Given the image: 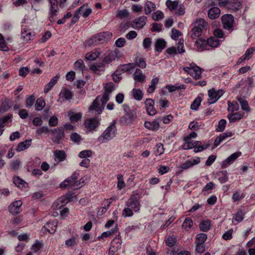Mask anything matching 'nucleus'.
Returning <instances> with one entry per match:
<instances>
[{
	"label": "nucleus",
	"mask_w": 255,
	"mask_h": 255,
	"mask_svg": "<svg viewBox=\"0 0 255 255\" xmlns=\"http://www.w3.org/2000/svg\"><path fill=\"white\" fill-rule=\"evenodd\" d=\"M60 78V76L57 74L55 77L52 78L50 81L45 85L44 92L45 93L49 92L53 87L57 83L58 79Z\"/></svg>",
	"instance_id": "nucleus-24"
},
{
	"label": "nucleus",
	"mask_w": 255,
	"mask_h": 255,
	"mask_svg": "<svg viewBox=\"0 0 255 255\" xmlns=\"http://www.w3.org/2000/svg\"><path fill=\"white\" fill-rule=\"evenodd\" d=\"M112 33L109 32H102L97 34L91 38L86 41V44L89 46L97 45L105 41L108 39V37H111Z\"/></svg>",
	"instance_id": "nucleus-4"
},
{
	"label": "nucleus",
	"mask_w": 255,
	"mask_h": 255,
	"mask_svg": "<svg viewBox=\"0 0 255 255\" xmlns=\"http://www.w3.org/2000/svg\"><path fill=\"white\" fill-rule=\"evenodd\" d=\"M22 204L21 200H17L12 203L8 207L9 211L13 215H16L20 212V207Z\"/></svg>",
	"instance_id": "nucleus-12"
},
{
	"label": "nucleus",
	"mask_w": 255,
	"mask_h": 255,
	"mask_svg": "<svg viewBox=\"0 0 255 255\" xmlns=\"http://www.w3.org/2000/svg\"><path fill=\"white\" fill-rule=\"evenodd\" d=\"M85 7V5H82L80 6L79 8H78L74 15V16L72 18L71 21V24L73 25L76 22H77L79 19V14L81 13V11H83V9Z\"/></svg>",
	"instance_id": "nucleus-39"
},
{
	"label": "nucleus",
	"mask_w": 255,
	"mask_h": 255,
	"mask_svg": "<svg viewBox=\"0 0 255 255\" xmlns=\"http://www.w3.org/2000/svg\"><path fill=\"white\" fill-rule=\"evenodd\" d=\"M164 148L163 146V144L161 143L156 144V145H155V147L154 148V154H155V155L159 156V155H161L164 152Z\"/></svg>",
	"instance_id": "nucleus-46"
},
{
	"label": "nucleus",
	"mask_w": 255,
	"mask_h": 255,
	"mask_svg": "<svg viewBox=\"0 0 255 255\" xmlns=\"http://www.w3.org/2000/svg\"><path fill=\"white\" fill-rule=\"evenodd\" d=\"M32 139H26L25 140L19 142L16 148L17 152L22 151L27 149L31 144Z\"/></svg>",
	"instance_id": "nucleus-22"
},
{
	"label": "nucleus",
	"mask_w": 255,
	"mask_h": 255,
	"mask_svg": "<svg viewBox=\"0 0 255 255\" xmlns=\"http://www.w3.org/2000/svg\"><path fill=\"white\" fill-rule=\"evenodd\" d=\"M45 106V101L42 98H38L35 105L36 111L41 110Z\"/></svg>",
	"instance_id": "nucleus-49"
},
{
	"label": "nucleus",
	"mask_w": 255,
	"mask_h": 255,
	"mask_svg": "<svg viewBox=\"0 0 255 255\" xmlns=\"http://www.w3.org/2000/svg\"><path fill=\"white\" fill-rule=\"evenodd\" d=\"M68 116L72 123H75L81 120L82 114L80 113H75L73 111H70L68 113Z\"/></svg>",
	"instance_id": "nucleus-30"
},
{
	"label": "nucleus",
	"mask_w": 255,
	"mask_h": 255,
	"mask_svg": "<svg viewBox=\"0 0 255 255\" xmlns=\"http://www.w3.org/2000/svg\"><path fill=\"white\" fill-rule=\"evenodd\" d=\"M101 53V51L100 50V49H96L91 52L88 53L86 55L85 58L88 60H95L100 55Z\"/></svg>",
	"instance_id": "nucleus-29"
},
{
	"label": "nucleus",
	"mask_w": 255,
	"mask_h": 255,
	"mask_svg": "<svg viewBox=\"0 0 255 255\" xmlns=\"http://www.w3.org/2000/svg\"><path fill=\"white\" fill-rule=\"evenodd\" d=\"M193 226L192 220L190 218H186L182 224V227L186 230H188Z\"/></svg>",
	"instance_id": "nucleus-51"
},
{
	"label": "nucleus",
	"mask_w": 255,
	"mask_h": 255,
	"mask_svg": "<svg viewBox=\"0 0 255 255\" xmlns=\"http://www.w3.org/2000/svg\"><path fill=\"white\" fill-rule=\"evenodd\" d=\"M132 211L130 208L127 207L124 209L122 215L125 217H131L133 215Z\"/></svg>",
	"instance_id": "nucleus-64"
},
{
	"label": "nucleus",
	"mask_w": 255,
	"mask_h": 255,
	"mask_svg": "<svg viewBox=\"0 0 255 255\" xmlns=\"http://www.w3.org/2000/svg\"><path fill=\"white\" fill-rule=\"evenodd\" d=\"M218 180L221 183H225L228 180V172L227 170L219 171L216 173Z\"/></svg>",
	"instance_id": "nucleus-25"
},
{
	"label": "nucleus",
	"mask_w": 255,
	"mask_h": 255,
	"mask_svg": "<svg viewBox=\"0 0 255 255\" xmlns=\"http://www.w3.org/2000/svg\"><path fill=\"white\" fill-rule=\"evenodd\" d=\"M135 65L133 63H129L127 64L120 65L119 67V71L123 72H129L131 70L134 69Z\"/></svg>",
	"instance_id": "nucleus-35"
},
{
	"label": "nucleus",
	"mask_w": 255,
	"mask_h": 255,
	"mask_svg": "<svg viewBox=\"0 0 255 255\" xmlns=\"http://www.w3.org/2000/svg\"><path fill=\"white\" fill-rule=\"evenodd\" d=\"M176 242V239L174 236L168 237L165 241L166 245L170 247L174 246Z\"/></svg>",
	"instance_id": "nucleus-61"
},
{
	"label": "nucleus",
	"mask_w": 255,
	"mask_h": 255,
	"mask_svg": "<svg viewBox=\"0 0 255 255\" xmlns=\"http://www.w3.org/2000/svg\"><path fill=\"white\" fill-rule=\"evenodd\" d=\"M183 70L196 80L199 79L201 77L202 73L201 69L194 63L190 64L189 66L183 67Z\"/></svg>",
	"instance_id": "nucleus-5"
},
{
	"label": "nucleus",
	"mask_w": 255,
	"mask_h": 255,
	"mask_svg": "<svg viewBox=\"0 0 255 255\" xmlns=\"http://www.w3.org/2000/svg\"><path fill=\"white\" fill-rule=\"evenodd\" d=\"M241 155V152H236L232 154L226 159L224 160L222 164V168H226L229 164L232 163L236 159Z\"/></svg>",
	"instance_id": "nucleus-15"
},
{
	"label": "nucleus",
	"mask_w": 255,
	"mask_h": 255,
	"mask_svg": "<svg viewBox=\"0 0 255 255\" xmlns=\"http://www.w3.org/2000/svg\"><path fill=\"white\" fill-rule=\"evenodd\" d=\"M166 41L161 38L157 39L155 43V50L158 52H161L165 48Z\"/></svg>",
	"instance_id": "nucleus-34"
},
{
	"label": "nucleus",
	"mask_w": 255,
	"mask_h": 255,
	"mask_svg": "<svg viewBox=\"0 0 255 255\" xmlns=\"http://www.w3.org/2000/svg\"><path fill=\"white\" fill-rule=\"evenodd\" d=\"M92 154V151L91 150H85L81 151L79 153V157L81 158L85 159L87 158V157H89L91 156Z\"/></svg>",
	"instance_id": "nucleus-60"
},
{
	"label": "nucleus",
	"mask_w": 255,
	"mask_h": 255,
	"mask_svg": "<svg viewBox=\"0 0 255 255\" xmlns=\"http://www.w3.org/2000/svg\"><path fill=\"white\" fill-rule=\"evenodd\" d=\"M244 213L242 210H239L235 214L234 219L238 222H241L244 219Z\"/></svg>",
	"instance_id": "nucleus-59"
},
{
	"label": "nucleus",
	"mask_w": 255,
	"mask_h": 255,
	"mask_svg": "<svg viewBox=\"0 0 255 255\" xmlns=\"http://www.w3.org/2000/svg\"><path fill=\"white\" fill-rule=\"evenodd\" d=\"M147 17L145 16H141L135 18L132 22V27L135 29H139L142 28L146 24Z\"/></svg>",
	"instance_id": "nucleus-11"
},
{
	"label": "nucleus",
	"mask_w": 255,
	"mask_h": 255,
	"mask_svg": "<svg viewBox=\"0 0 255 255\" xmlns=\"http://www.w3.org/2000/svg\"><path fill=\"white\" fill-rule=\"evenodd\" d=\"M100 119L97 117L87 119L85 122V127L89 130H94L100 125Z\"/></svg>",
	"instance_id": "nucleus-10"
},
{
	"label": "nucleus",
	"mask_w": 255,
	"mask_h": 255,
	"mask_svg": "<svg viewBox=\"0 0 255 255\" xmlns=\"http://www.w3.org/2000/svg\"><path fill=\"white\" fill-rule=\"evenodd\" d=\"M237 99L239 102L241 106V109L245 111L246 112L250 111V108L249 106L248 102L246 100L241 97H239L237 98Z\"/></svg>",
	"instance_id": "nucleus-41"
},
{
	"label": "nucleus",
	"mask_w": 255,
	"mask_h": 255,
	"mask_svg": "<svg viewBox=\"0 0 255 255\" xmlns=\"http://www.w3.org/2000/svg\"><path fill=\"white\" fill-rule=\"evenodd\" d=\"M222 22L223 28L228 30L232 31L234 23V17L232 14H225L222 16Z\"/></svg>",
	"instance_id": "nucleus-6"
},
{
	"label": "nucleus",
	"mask_w": 255,
	"mask_h": 255,
	"mask_svg": "<svg viewBox=\"0 0 255 255\" xmlns=\"http://www.w3.org/2000/svg\"><path fill=\"white\" fill-rule=\"evenodd\" d=\"M116 123L113 122L98 137V140L101 143L109 141L116 136Z\"/></svg>",
	"instance_id": "nucleus-2"
},
{
	"label": "nucleus",
	"mask_w": 255,
	"mask_h": 255,
	"mask_svg": "<svg viewBox=\"0 0 255 255\" xmlns=\"http://www.w3.org/2000/svg\"><path fill=\"white\" fill-rule=\"evenodd\" d=\"M194 143L195 144V146H196L194 151L196 153L201 152L207 149L210 146V143H208L202 144V143L200 141H194Z\"/></svg>",
	"instance_id": "nucleus-28"
},
{
	"label": "nucleus",
	"mask_w": 255,
	"mask_h": 255,
	"mask_svg": "<svg viewBox=\"0 0 255 255\" xmlns=\"http://www.w3.org/2000/svg\"><path fill=\"white\" fill-rule=\"evenodd\" d=\"M35 101V97L31 95L30 96H29L27 99H26L25 101V106L27 108H29L31 107L33 104L34 103V102Z\"/></svg>",
	"instance_id": "nucleus-54"
},
{
	"label": "nucleus",
	"mask_w": 255,
	"mask_h": 255,
	"mask_svg": "<svg viewBox=\"0 0 255 255\" xmlns=\"http://www.w3.org/2000/svg\"><path fill=\"white\" fill-rule=\"evenodd\" d=\"M156 8V5L150 1H147L144 6V10L145 14L148 15L151 13L153 10H154Z\"/></svg>",
	"instance_id": "nucleus-32"
},
{
	"label": "nucleus",
	"mask_w": 255,
	"mask_h": 255,
	"mask_svg": "<svg viewBox=\"0 0 255 255\" xmlns=\"http://www.w3.org/2000/svg\"><path fill=\"white\" fill-rule=\"evenodd\" d=\"M244 116V113L240 112L234 113L229 114L227 118L230 123H234L237 121L241 120Z\"/></svg>",
	"instance_id": "nucleus-31"
},
{
	"label": "nucleus",
	"mask_w": 255,
	"mask_h": 255,
	"mask_svg": "<svg viewBox=\"0 0 255 255\" xmlns=\"http://www.w3.org/2000/svg\"><path fill=\"white\" fill-rule=\"evenodd\" d=\"M164 17L163 13L160 10H157L152 14V18L155 21H159Z\"/></svg>",
	"instance_id": "nucleus-56"
},
{
	"label": "nucleus",
	"mask_w": 255,
	"mask_h": 255,
	"mask_svg": "<svg viewBox=\"0 0 255 255\" xmlns=\"http://www.w3.org/2000/svg\"><path fill=\"white\" fill-rule=\"evenodd\" d=\"M105 92L111 94L115 90V84L112 82L106 83L104 86Z\"/></svg>",
	"instance_id": "nucleus-55"
},
{
	"label": "nucleus",
	"mask_w": 255,
	"mask_h": 255,
	"mask_svg": "<svg viewBox=\"0 0 255 255\" xmlns=\"http://www.w3.org/2000/svg\"><path fill=\"white\" fill-rule=\"evenodd\" d=\"M211 223L208 220L204 221L199 225V228L201 231L203 232H207L209 231L210 229Z\"/></svg>",
	"instance_id": "nucleus-44"
},
{
	"label": "nucleus",
	"mask_w": 255,
	"mask_h": 255,
	"mask_svg": "<svg viewBox=\"0 0 255 255\" xmlns=\"http://www.w3.org/2000/svg\"><path fill=\"white\" fill-rule=\"evenodd\" d=\"M13 183L19 188L23 187L26 183L19 177H14L13 178Z\"/></svg>",
	"instance_id": "nucleus-52"
},
{
	"label": "nucleus",
	"mask_w": 255,
	"mask_h": 255,
	"mask_svg": "<svg viewBox=\"0 0 255 255\" xmlns=\"http://www.w3.org/2000/svg\"><path fill=\"white\" fill-rule=\"evenodd\" d=\"M202 101V99L201 97H197L191 104L190 108L193 110H197L201 105Z\"/></svg>",
	"instance_id": "nucleus-43"
},
{
	"label": "nucleus",
	"mask_w": 255,
	"mask_h": 255,
	"mask_svg": "<svg viewBox=\"0 0 255 255\" xmlns=\"http://www.w3.org/2000/svg\"><path fill=\"white\" fill-rule=\"evenodd\" d=\"M99 97H97L96 99L93 102L92 104L89 107V111H95L97 112L98 114H100L104 108V106L100 103L99 100Z\"/></svg>",
	"instance_id": "nucleus-14"
},
{
	"label": "nucleus",
	"mask_w": 255,
	"mask_h": 255,
	"mask_svg": "<svg viewBox=\"0 0 255 255\" xmlns=\"http://www.w3.org/2000/svg\"><path fill=\"white\" fill-rule=\"evenodd\" d=\"M179 2L177 0L172 1L171 0H167L166 1V5L171 11H174L178 7Z\"/></svg>",
	"instance_id": "nucleus-37"
},
{
	"label": "nucleus",
	"mask_w": 255,
	"mask_h": 255,
	"mask_svg": "<svg viewBox=\"0 0 255 255\" xmlns=\"http://www.w3.org/2000/svg\"><path fill=\"white\" fill-rule=\"evenodd\" d=\"M50 4L49 11L57 12L59 10L57 0H49Z\"/></svg>",
	"instance_id": "nucleus-50"
},
{
	"label": "nucleus",
	"mask_w": 255,
	"mask_h": 255,
	"mask_svg": "<svg viewBox=\"0 0 255 255\" xmlns=\"http://www.w3.org/2000/svg\"><path fill=\"white\" fill-rule=\"evenodd\" d=\"M126 206L130 208L135 212H138L140 208L139 201L137 197L134 195L126 202Z\"/></svg>",
	"instance_id": "nucleus-7"
},
{
	"label": "nucleus",
	"mask_w": 255,
	"mask_h": 255,
	"mask_svg": "<svg viewBox=\"0 0 255 255\" xmlns=\"http://www.w3.org/2000/svg\"><path fill=\"white\" fill-rule=\"evenodd\" d=\"M159 82V78L158 77H154L151 81V84L149 86L147 89V92L151 94L154 92L156 85Z\"/></svg>",
	"instance_id": "nucleus-38"
},
{
	"label": "nucleus",
	"mask_w": 255,
	"mask_h": 255,
	"mask_svg": "<svg viewBox=\"0 0 255 255\" xmlns=\"http://www.w3.org/2000/svg\"><path fill=\"white\" fill-rule=\"evenodd\" d=\"M132 76L135 83L137 82L142 83L145 81V76L142 73L141 70L139 69H136Z\"/></svg>",
	"instance_id": "nucleus-19"
},
{
	"label": "nucleus",
	"mask_w": 255,
	"mask_h": 255,
	"mask_svg": "<svg viewBox=\"0 0 255 255\" xmlns=\"http://www.w3.org/2000/svg\"><path fill=\"white\" fill-rule=\"evenodd\" d=\"M208 47L216 48L220 45V41L215 37L211 36L207 39Z\"/></svg>",
	"instance_id": "nucleus-36"
},
{
	"label": "nucleus",
	"mask_w": 255,
	"mask_h": 255,
	"mask_svg": "<svg viewBox=\"0 0 255 255\" xmlns=\"http://www.w3.org/2000/svg\"><path fill=\"white\" fill-rule=\"evenodd\" d=\"M51 132L55 134L52 140L54 143H59L61 140L64 137V128L62 127H59L57 128L51 130Z\"/></svg>",
	"instance_id": "nucleus-9"
},
{
	"label": "nucleus",
	"mask_w": 255,
	"mask_h": 255,
	"mask_svg": "<svg viewBox=\"0 0 255 255\" xmlns=\"http://www.w3.org/2000/svg\"><path fill=\"white\" fill-rule=\"evenodd\" d=\"M122 247V240L119 238L114 239L112 242L110 250L115 252L119 250Z\"/></svg>",
	"instance_id": "nucleus-26"
},
{
	"label": "nucleus",
	"mask_w": 255,
	"mask_h": 255,
	"mask_svg": "<svg viewBox=\"0 0 255 255\" xmlns=\"http://www.w3.org/2000/svg\"><path fill=\"white\" fill-rule=\"evenodd\" d=\"M70 139L72 141L77 143H79L82 139L81 136L76 132L71 134Z\"/></svg>",
	"instance_id": "nucleus-63"
},
{
	"label": "nucleus",
	"mask_w": 255,
	"mask_h": 255,
	"mask_svg": "<svg viewBox=\"0 0 255 255\" xmlns=\"http://www.w3.org/2000/svg\"><path fill=\"white\" fill-rule=\"evenodd\" d=\"M136 118V114L135 111H132L126 113L120 119V123L124 125L131 124Z\"/></svg>",
	"instance_id": "nucleus-8"
},
{
	"label": "nucleus",
	"mask_w": 255,
	"mask_h": 255,
	"mask_svg": "<svg viewBox=\"0 0 255 255\" xmlns=\"http://www.w3.org/2000/svg\"><path fill=\"white\" fill-rule=\"evenodd\" d=\"M11 118L12 115L8 114L6 116L0 118V128L2 129H4V128L6 124Z\"/></svg>",
	"instance_id": "nucleus-48"
},
{
	"label": "nucleus",
	"mask_w": 255,
	"mask_h": 255,
	"mask_svg": "<svg viewBox=\"0 0 255 255\" xmlns=\"http://www.w3.org/2000/svg\"><path fill=\"white\" fill-rule=\"evenodd\" d=\"M132 95L134 99L140 101L142 99L143 94L140 89H134L132 90Z\"/></svg>",
	"instance_id": "nucleus-45"
},
{
	"label": "nucleus",
	"mask_w": 255,
	"mask_h": 255,
	"mask_svg": "<svg viewBox=\"0 0 255 255\" xmlns=\"http://www.w3.org/2000/svg\"><path fill=\"white\" fill-rule=\"evenodd\" d=\"M227 122L224 119L221 120L218 123V126L216 128L217 131L221 132L223 131L226 127Z\"/></svg>",
	"instance_id": "nucleus-62"
},
{
	"label": "nucleus",
	"mask_w": 255,
	"mask_h": 255,
	"mask_svg": "<svg viewBox=\"0 0 255 255\" xmlns=\"http://www.w3.org/2000/svg\"><path fill=\"white\" fill-rule=\"evenodd\" d=\"M135 66H137L141 68H145L146 66V63L145 59L139 56H137L135 58L134 63Z\"/></svg>",
	"instance_id": "nucleus-40"
},
{
	"label": "nucleus",
	"mask_w": 255,
	"mask_h": 255,
	"mask_svg": "<svg viewBox=\"0 0 255 255\" xmlns=\"http://www.w3.org/2000/svg\"><path fill=\"white\" fill-rule=\"evenodd\" d=\"M208 94L209 98L207 101L208 105H211L216 103L219 99L217 96V93L214 89L209 90Z\"/></svg>",
	"instance_id": "nucleus-20"
},
{
	"label": "nucleus",
	"mask_w": 255,
	"mask_h": 255,
	"mask_svg": "<svg viewBox=\"0 0 255 255\" xmlns=\"http://www.w3.org/2000/svg\"><path fill=\"white\" fill-rule=\"evenodd\" d=\"M79 176V171L74 172L71 176L68 177L60 183V188H65L69 186L74 189H78L82 187L85 184V180L83 178H81L79 180H77Z\"/></svg>",
	"instance_id": "nucleus-1"
},
{
	"label": "nucleus",
	"mask_w": 255,
	"mask_h": 255,
	"mask_svg": "<svg viewBox=\"0 0 255 255\" xmlns=\"http://www.w3.org/2000/svg\"><path fill=\"white\" fill-rule=\"evenodd\" d=\"M228 110L229 111H231L232 112H234L235 111H237L239 110V105L237 102L231 103L230 102H228Z\"/></svg>",
	"instance_id": "nucleus-53"
},
{
	"label": "nucleus",
	"mask_w": 255,
	"mask_h": 255,
	"mask_svg": "<svg viewBox=\"0 0 255 255\" xmlns=\"http://www.w3.org/2000/svg\"><path fill=\"white\" fill-rule=\"evenodd\" d=\"M112 60V52L110 51H106L103 55V61L107 63Z\"/></svg>",
	"instance_id": "nucleus-58"
},
{
	"label": "nucleus",
	"mask_w": 255,
	"mask_h": 255,
	"mask_svg": "<svg viewBox=\"0 0 255 255\" xmlns=\"http://www.w3.org/2000/svg\"><path fill=\"white\" fill-rule=\"evenodd\" d=\"M57 221H49L44 226V228L50 234H53L55 232L57 227Z\"/></svg>",
	"instance_id": "nucleus-16"
},
{
	"label": "nucleus",
	"mask_w": 255,
	"mask_h": 255,
	"mask_svg": "<svg viewBox=\"0 0 255 255\" xmlns=\"http://www.w3.org/2000/svg\"><path fill=\"white\" fill-rule=\"evenodd\" d=\"M55 160L58 162L64 161L66 157V155L64 151L61 150H57L54 153Z\"/></svg>",
	"instance_id": "nucleus-33"
},
{
	"label": "nucleus",
	"mask_w": 255,
	"mask_h": 255,
	"mask_svg": "<svg viewBox=\"0 0 255 255\" xmlns=\"http://www.w3.org/2000/svg\"><path fill=\"white\" fill-rule=\"evenodd\" d=\"M145 108L148 115L150 116L155 115L156 113L154 108V102L151 99H147L145 101Z\"/></svg>",
	"instance_id": "nucleus-13"
},
{
	"label": "nucleus",
	"mask_w": 255,
	"mask_h": 255,
	"mask_svg": "<svg viewBox=\"0 0 255 255\" xmlns=\"http://www.w3.org/2000/svg\"><path fill=\"white\" fill-rule=\"evenodd\" d=\"M207 239V235L206 234L200 233L197 234L196 237V244H204Z\"/></svg>",
	"instance_id": "nucleus-42"
},
{
	"label": "nucleus",
	"mask_w": 255,
	"mask_h": 255,
	"mask_svg": "<svg viewBox=\"0 0 255 255\" xmlns=\"http://www.w3.org/2000/svg\"><path fill=\"white\" fill-rule=\"evenodd\" d=\"M221 13L220 9L217 7L210 8L208 11V16L211 19H215L219 17Z\"/></svg>",
	"instance_id": "nucleus-21"
},
{
	"label": "nucleus",
	"mask_w": 255,
	"mask_h": 255,
	"mask_svg": "<svg viewBox=\"0 0 255 255\" xmlns=\"http://www.w3.org/2000/svg\"><path fill=\"white\" fill-rule=\"evenodd\" d=\"M200 161V158H198L196 159H189L187 160L185 163L181 165V168L183 170H186L189 168L194 166V165L198 164Z\"/></svg>",
	"instance_id": "nucleus-23"
},
{
	"label": "nucleus",
	"mask_w": 255,
	"mask_h": 255,
	"mask_svg": "<svg viewBox=\"0 0 255 255\" xmlns=\"http://www.w3.org/2000/svg\"><path fill=\"white\" fill-rule=\"evenodd\" d=\"M195 45L198 48V50L202 51L209 49L208 47L207 40H204L201 38L198 39L195 42Z\"/></svg>",
	"instance_id": "nucleus-27"
},
{
	"label": "nucleus",
	"mask_w": 255,
	"mask_h": 255,
	"mask_svg": "<svg viewBox=\"0 0 255 255\" xmlns=\"http://www.w3.org/2000/svg\"><path fill=\"white\" fill-rule=\"evenodd\" d=\"M74 65L75 69L79 71H83L85 67L83 60L81 59L76 61Z\"/></svg>",
	"instance_id": "nucleus-57"
},
{
	"label": "nucleus",
	"mask_w": 255,
	"mask_h": 255,
	"mask_svg": "<svg viewBox=\"0 0 255 255\" xmlns=\"http://www.w3.org/2000/svg\"><path fill=\"white\" fill-rule=\"evenodd\" d=\"M144 127L149 129L156 131L159 128V123L158 119L154 120L152 122L145 121L144 124Z\"/></svg>",
	"instance_id": "nucleus-17"
},
{
	"label": "nucleus",
	"mask_w": 255,
	"mask_h": 255,
	"mask_svg": "<svg viewBox=\"0 0 255 255\" xmlns=\"http://www.w3.org/2000/svg\"><path fill=\"white\" fill-rule=\"evenodd\" d=\"M255 51V48L251 47L247 49L245 54L241 57L242 60H245L246 59L249 60L251 58L254 52Z\"/></svg>",
	"instance_id": "nucleus-47"
},
{
	"label": "nucleus",
	"mask_w": 255,
	"mask_h": 255,
	"mask_svg": "<svg viewBox=\"0 0 255 255\" xmlns=\"http://www.w3.org/2000/svg\"><path fill=\"white\" fill-rule=\"evenodd\" d=\"M233 133L231 131L226 132L220 134L215 139L214 146L217 147L222 141L225 140L227 137H231Z\"/></svg>",
	"instance_id": "nucleus-18"
},
{
	"label": "nucleus",
	"mask_w": 255,
	"mask_h": 255,
	"mask_svg": "<svg viewBox=\"0 0 255 255\" xmlns=\"http://www.w3.org/2000/svg\"><path fill=\"white\" fill-rule=\"evenodd\" d=\"M207 22L203 18H199L194 23L193 27L191 30V37L192 39L198 38L202 32V31L206 28Z\"/></svg>",
	"instance_id": "nucleus-3"
}]
</instances>
